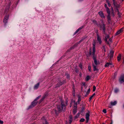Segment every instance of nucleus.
Segmentation results:
<instances>
[{
    "mask_svg": "<svg viewBox=\"0 0 124 124\" xmlns=\"http://www.w3.org/2000/svg\"><path fill=\"white\" fill-rule=\"evenodd\" d=\"M113 4L114 6V8H115V11L116 12H117V15L119 16H120L121 14L119 12L118 8H119L120 5L118 4L116 2L115 0H112Z\"/></svg>",
    "mask_w": 124,
    "mask_h": 124,
    "instance_id": "1",
    "label": "nucleus"
},
{
    "mask_svg": "<svg viewBox=\"0 0 124 124\" xmlns=\"http://www.w3.org/2000/svg\"><path fill=\"white\" fill-rule=\"evenodd\" d=\"M61 105L58 106V109L59 111H64L65 109V106L64 104L63 101L61 99Z\"/></svg>",
    "mask_w": 124,
    "mask_h": 124,
    "instance_id": "2",
    "label": "nucleus"
},
{
    "mask_svg": "<svg viewBox=\"0 0 124 124\" xmlns=\"http://www.w3.org/2000/svg\"><path fill=\"white\" fill-rule=\"evenodd\" d=\"M93 59L94 61V63H93L92 65L94 64L95 65L98 66L99 64V61H97L96 59V57L95 56V54L93 55Z\"/></svg>",
    "mask_w": 124,
    "mask_h": 124,
    "instance_id": "3",
    "label": "nucleus"
},
{
    "mask_svg": "<svg viewBox=\"0 0 124 124\" xmlns=\"http://www.w3.org/2000/svg\"><path fill=\"white\" fill-rule=\"evenodd\" d=\"M101 24L100 25V27L102 29L103 34H105V26L104 22L102 21L101 22Z\"/></svg>",
    "mask_w": 124,
    "mask_h": 124,
    "instance_id": "4",
    "label": "nucleus"
},
{
    "mask_svg": "<svg viewBox=\"0 0 124 124\" xmlns=\"http://www.w3.org/2000/svg\"><path fill=\"white\" fill-rule=\"evenodd\" d=\"M37 101H35L34 100L31 103V105L29 106L28 109L34 107L37 104Z\"/></svg>",
    "mask_w": 124,
    "mask_h": 124,
    "instance_id": "5",
    "label": "nucleus"
},
{
    "mask_svg": "<svg viewBox=\"0 0 124 124\" xmlns=\"http://www.w3.org/2000/svg\"><path fill=\"white\" fill-rule=\"evenodd\" d=\"M90 112L89 111H88V112L85 115V118L86 119V122L87 123L88 122V120H89V116H90L89 115Z\"/></svg>",
    "mask_w": 124,
    "mask_h": 124,
    "instance_id": "6",
    "label": "nucleus"
},
{
    "mask_svg": "<svg viewBox=\"0 0 124 124\" xmlns=\"http://www.w3.org/2000/svg\"><path fill=\"white\" fill-rule=\"evenodd\" d=\"M123 28H122L121 29L115 33V36H116L117 35H119L123 31Z\"/></svg>",
    "mask_w": 124,
    "mask_h": 124,
    "instance_id": "7",
    "label": "nucleus"
},
{
    "mask_svg": "<svg viewBox=\"0 0 124 124\" xmlns=\"http://www.w3.org/2000/svg\"><path fill=\"white\" fill-rule=\"evenodd\" d=\"M112 37H112L111 38H109L108 41V40H106V41L105 42L107 44L109 45H110V44H111L112 42Z\"/></svg>",
    "mask_w": 124,
    "mask_h": 124,
    "instance_id": "8",
    "label": "nucleus"
},
{
    "mask_svg": "<svg viewBox=\"0 0 124 124\" xmlns=\"http://www.w3.org/2000/svg\"><path fill=\"white\" fill-rule=\"evenodd\" d=\"M93 70L94 71H96V72H98L99 71V69H98V66L95 65L94 64H93Z\"/></svg>",
    "mask_w": 124,
    "mask_h": 124,
    "instance_id": "9",
    "label": "nucleus"
},
{
    "mask_svg": "<svg viewBox=\"0 0 124 124\" xmlns=\"http://www.w3.org/2000/svg\"><path fill=\"white\" fill-rule=\"evenodd\" d=\"M84 40V39H81V40L79 41V42L77 43H76V44H75L73 47H71L70 48V49H73L75 47V46H77L80 43L82 42Z\"/></svg>",
    "mask_w": 124,
    "mask_h": 124,
    "instance_id": "10",
    "label": "nucleus"
},
{
    "mask_svg": "<svg viewBox=\"0 0 124 124\" xmlns=\"http://www.w3.org/2000/svg\"><path fill=\"white\" fill-rule=\"evenodd\" d=\"M65 80H63L62 82L61 81H59L58 84L56 85V86L57 87H59L60 85H61L63 84V83L65 82Z\"/></svg>",
    "mask_w": 124,
    "mask_h": 124,
    "instance_id": "11",
    "label": "nucleus"
},
{
    "mask_svg": "<svg viewBox=\"0 0 124 124\" xmlns=\"http://www.w3.org/2000/svg\"><path fill=\"white\" fill-rule=\"evenodd\" d=\"M97 40L98 41L100 44L101 43V38L98 34H97Z\"/></svg>",
    "mask_w": 124,
    "mask_h": 124,
    "instance_id": "12",
    "label": "nucleus"
},
{
    "mask_svg": "<svg viewBox=\"0 0 124 124\" xmlns=\"http://www.w3.org/2000/svg\"><path fill=\"white\" fill-rule=\"evenodd\" d=\"M109 66H110L111 67H112L113 66L112 64L111 63L108 62L105 65V67H107Z\"/></svg>",
    "mask_w": 124,
    "mask_h": 124,
    "instance_id": "13",
    "label": "nucleus"
},
{
    "mask_svg": "<svg viewBox=\"0 0 124 124\" xmlns=\"http://www.w3.org/2000/svg\"><path fill=\"white\" fill-rule=\"evenodd\" d=\"M98 13L101 18H104L105 17V16L102 11H101L99 12Z\"/></svg>",
    "mask_w": 124,
    "mask_h": 124,
    "instance_id": "14",
    "label": "nucleus"
},
{
    "mask_svg": "<svg viewBox=\"0 0 124 124\" xmlns=\"http://www.w3.org/2000/svg\"><path fill=\"white\" fill-rule=\"evenodd\" d=\"M104 35H105V36H105V42L106 41V40H108V39L109 38V36L108 34H106L105 32V34H103Z\"/></svg>",
    "mask_w": 124,
    "mask_h": 124,
    "instance_id": "15",
    "label": "nucleus"
},
{
    "mask_svg": "<svg viewBox=\"0 0 124 124\" xmlns=\"http://www.w3.org/2000/svg\"><path fill=\"white\" fill-rule=\"evenodd\" d=\"M93 49L92 54L93 55L95 54V45L94 44H93Z\"/></svg>",
    "mask_w": 124,
    "mask_h": 124,
    "instance_id": "16",
    "label": "nucleus"
},
{
    "mask_svg": "<svg viewBox=\"0 0 124 124\" xmlns=\"http://www.w3.org/2000/svg\"><path fill=\"white\" fill-rule=\"evenodd\" d=\"M39 85V83H38L37 84L35 85L34 87V89H37Z\"/></svg>",
    "mask_w": 124,
    "mask_h": 124,
    "instance_id": "17",
    "label": "nucleus"
},
{
    "mask_svg": "<svg viewBox=\"0 0 124 124\" xmlns=\"http://www.w3.org/2000/svg\"><path fill=\"white\" fill-rule=\"evenodd\" d=\"M114 51L113 50H111L110 51L109 55L110 58H111L113 57V54L114 53Z\"/></svg>",
    "mask_w": 124,
    "mask_h": 124,
    "instance_id": "18",
    "label": "nucleus"
},
{
    "mask_svg": "<svg viewBox=\"0 0 124 124\" xmlns=\"http://www.w3.org/2000/svg\"><path fill=\"white\" fill-rule=\"evenodd\" d=\"M107 18L108 23H110L111 20L110 14H108Z\"/></svg>",
    "mask_w": 124,
    "mask_h": 124,
    "instance_id": "19",
    "label": "nucleus"
},
{
    "mask_svg": "<svg viewBox=\"0 0 124 124\" xmlns=\"http://www.w3.org/2000/svg\"><path fill=\"white\" fill-rule=\"evenodd\" d=\"M117 103V102L116 101H115L114 102L111 101V105L113 106L116 105Z\"/></svg>",
    "mask_w": 124,
    "mask_h": 124,
    "instance_id": "20",
    "label": "nucleus"
},
{
    "mask_svg": "<svg viewBox=\"0 0 124 124\" xmlns=\"http://www.w3.org/2000/svg\"><path fill=\"white\" fill-rule=\"evenodd\" d=\"M46 95H45L43 96L42 97V98L39 101V103H41L43 100L45 99L46 97Z\"/></svg>",
    "mask_w": 124,
    "mask_h": 124,
    "instance_id": "21",
    "label": "nucleus"
},
{
    "mask_svg": "<svg viewBox=\"0 0 124 124\" xmlns=\"http://www.w3.org/2000/svg\"><path fill=\"white\" fill-rule=\"evenodd\" d=\"M46 95H45L43 96L42 97V98L39 101V103H41L43 100L45 99L46 97Z\"/></svg>",
    "mask_w": 124,
    "mask_h": 124,
    "instance_id": "22",
    "label": "nucleus"
},
{
    "mask_svg": "<svg viewBox=\"0 0 124 124\" xmlns=\"http://www.w3.org/2000/svg\"><path fill=\"white\" fill-rule=\"evenodd\" d=\"M78 100L77 101V103L78 104H79V103L80 101H81V97L80 95H78Z\"/></svg>",
    "mask_w": 124,
    "mask_h": 124,
    "instance_id": "23",
    "label": "nucleus"
},
{
    "mask_svg": "<svg viewBox=\"0 0 124 124\" xmlns=\"http://www.w3.org/2000/svg\"><path fill=\"white\" fill-rule=\"evenodd\" d=\"M121 54H119L117 57V61H118L119 62L120 61L121 59Z\"/></svg>",
    "mask_w": 124,
    "mask_h": 124,
    "instance_id": "24",
    "label": "nucleus"
},
{
    "mask_svg": "<svg viewBox=\"0 0 124 124\" xmlns=\"http://www.w3.org/2000/svg\"><path fill=\"white\" fill-rule=\"evenodd\" d=\"M120 82H121L122 81L124 82V77H122L120 78L119 80Z\"/></svg>",
    "mask_w": 124,
    "mask_h": 124,
    "instance_id": "25",
    "label": "nucleus"
},
{
    "mask_svg": "<svg viewBox=\"0 0 124 124\" xmlns=\"http://www.w3.org/2000/svg\"><path fill=\"white\" fill-rule=\"evenodd\" d=\"M69 120L70 121V123H71L72 121V116L70 115L69 116Z\"/></svg>",
    "mask_w": 124,
    "mask_h": 124,
    "instance_id": "26",
    "label": "nucleus"
},
{
    "mask_svg": "<svg viewBox=\"0 0 124 124\" xmlns=\"http://www.w3.org/2000/svg\"><path fill=\"white\" fill-rule=\"evenodd\" d=\"M102 50H103L104 52H106V46L105 45H103L102 47L101 48Z\"/></svg>",
    "mask_w": 124,
    "mask_h": 124,
    "instance_id": "27",
    "label": "nucleus"
},
{
    "mask_svg": "<svg viewBox=\"0 0 124 124\" xmlns=\"http://www.w3.org/2000/svg\"><path fill=\"white\" fill-rule=\"evenodd\" d=\"M73 102L74 103V108H77V104H78L77 103V102L76 103L75 101H74Z\"/></svg>",
    "mask_w": 124,
    "mask_h": 124,
    "instance_id": "28",
    "label": "nucleus"
},
{
    "mask_svg": "<svg viewBox=\"0 0 124 124\" xmlns=\"http://www.w3.org/2000/svg\"><path fill=\"white\" fill-rule=\"evenodd\" d=\"M77 108H74L73 110V112L74 114H75L77 112Z\"/></svg>",
    "mask_w": 124,
    "mask_h": 124,
    "instance_id": "29",
    "label": "nucleus"
},
{
    "mask_svg": "<svg viewBox=\"0 0 124 124\" xmlns=\"http://www.w3.org/2000/svg\"><path fill=\"white\" fill-rule=\"evenodd\" d=\"M44 118H42V120H44ZM43 124H47V122L46 121L45 119L43 120Z\"/></svg>",
    "mask_w": 124,
    "mask_h": 124,
    "instance_id": "30",
    "label": "nucleus"
},
{
    "mask_svg": "<svg viewBox=\"0 0 124 124\" xmlns=\"http://www.w3.org/2000/svg\"><path fill=\"white\" fill-rule=\"evenodd\" d=\"M106 10L107 13H108V14H110V11L109 9L108 8L106 9Z\"/></svg>",
    "mask_w": 124,
    "mask_h": 124,
    "instance_id": "31",
    "label": "nucleus"
},
{
    "mask_svg": "<svg viewBox=\"0 0 124 124\" xmlns=\"http://www.w3.org/2000/svg\"><path fill=\"white\" fill-rule=\"evenodd\" d=\"M92 22H93L95 24H96V25H97V22L96 21L94 20H92Z\"/></svg>",
    "mask_w": 124,
    "mask_h": 124,
    "instance_id": "32",
    "label": "nucleus"
},
{
    "mask_svg": "<svg viewBox=\"0 0 124 124\" xmlns=\"http://www.w3.org/2000/svg\"><path fill=\"white\" fill-rule=\"evenodd\" d=\"M95 95V93H94V94H93L92 95L91 97H90V98L89 99V101H90L92 99V98L93 97V96H94V95Z\"/></svg>",
    "mask_w": 124,
    "mask_h": 124,
    "instance_id": "33",
    "label": "nucleus"
},
{
    "mask_svg": "<svg viewBox=\"0 0 124 124\" xmlns=\"http://www.w3.org/2000/svg\"><path fill=\"white\" fill-rule=\"evenodd\" d=\"M106 2L107 3L109 7L111 5L110 3V2L108 0H106Z\"/></svg>",
    "mask_w": 124,
    "mask_h": 124,
    "instance_id": "34",
    "label": "nucleus"
},
{
    "mask_svg": "<svg viewBox=\"0 0 124 124\" xmlns=\"http://www.w3.org/2000/svg\"><path fill=\"white\" fill-rule=\"evenodd\" d=\"M41 96L39 95L34 100L35 101H37V100H38L41 97Z\"/></svg>",
    "mask_w": 124,
    "mask_h": 124,
    "instance_id": "35",
    "label": "nucleus"
},
{
    "mask_svg": "<svg viewBox=\"0 0 124 124\" xmlns=\"http://www.w3.org/2000/svg\"><path fill=\"white\" fill-rule=\"evenodd\" d=\"M53 111H54L55 112L56 114H58L59 113V111H58L56 109H54L53 110Z\"/></svg>",
    "mask_w": 124,
    "mask_h": 124,
    "instance_id": "36",
    "label": "nucleus"
},
{
    "mask_svg": "<svg viewBox=\"0 0 124 124\" xmlns=\"http://www.w3.org/2000/svg\"><path fill=\"white\" fill-rule=\"evenodd\" d=\"M79 113H78L77 114V115H76L75 116V118L76 119V118H78L79 116Z\"/></svg>",
    "mask_w": 124,
    "mask_h": 124,
    "instance_id": "37",
    "label": "nucleus"
},
{
    "mask_svg": "<svg viewBox=\"0 0 124 124\" xmlns=\"http://www.w3.org/2000/svg\"><path fill=\"white\" fill-rule=\"evenodd\" d=\"M9 18V16L8 15H7L5 17L4 19L7 20Z\"/></svg>",
    "mask_w": 124,
    "mask_h": 124,
    "instance_id": "38",
    "label": "nucleus"
},
{
    "mask_svg": "<svg viewBox=\"0 0 124 124\" xmlns=\"http://www.w3.org/2000/svg\"><path fill=\"white\" fill-rule=\"evenodd\" d=\"M86 78V81H88L90 79V78H89V76H87Z\"/></svg>",
    "mask_w": 124,
    "mask_h": 124,
    "instance_id": "39",
    "label": "nucleus"
},
{
    "mask_svg": "<svg viewBox=\"0 0 124 124\" xmlns=\"http://www.w3.org/2000/svg\"><path fill=\"white\" fill-rule=\"evenodd\" d=\"M118 90L117 88H116L115 90V93H117V92H118Z\"/></svg>",
    "mask_w": 124,
    "mask_h": 124,
    "instance_id": "40",
    "label": "nucleus"
},
{
    "mask_svg": "<svg viewBox=\"0 0 124 124\" xmlns=\"http://www.w3.org/2000/svg\"><path fill=\"white\" fill-rule=\"evenodd\" d=\"M85 120V119L84 118H82L80 120V122H83Z\"/></svg>",
    "mask_w": 124,
    "mask_h": 124,
    "instance_id": "41",
    "label": "nucleus"
},
{
    "mask_svg": "<svg viewBox=\"0 0 124 124\" xmlns=\"http://www.w3.org/2000/svg\"><path fill=\"white\" fill-rule=\"evenodd\" d=\"M3 22L5 23H7V20H6L4 19Z\"/></svg>",
    "mask_w": 124,
    "mask_h": 124,
    "instance_id": "42",
    "label": "nucleus"
},
{
    "mask_svg": "<svg viewBox=\"0 0 124 124\" xmlns=\"http://www.w3.org/2000/svg\"><path fill=\"white\" fill-rule=\"evenodd\" d=\"M66 75V78L67 79H69L70 78V75L69 74H67Z\"/></svg>",
    "mask_w": 124,
    "mask_h": 124,
    "instance_id": "43",
    "label": "nucleus"
},
{
    "mask_svg": "<svg viewBox=\"0 0 124 124\" xmlns=\"http://www.w3.org/2000/svg\"><path fill=\"white\" fill-rule=\"evenodd\" d=\"M96 89V87L95 86H93V91L94 92L95 91Z\"/></svg>",
    "mask_w": 124,
    "mask_h": 124,
    "instance_id": "44",
    "label": "nucleus"
},
{
    "mask_svg": "<svg viewBox=\"0 0 124 124\" xmlns=\"http://www.w3.org/2000/svg\"><path fill=\"white\" fill-rule=\"evenodd\" d=\"M90 88H89V89H88L87 92V93H87V94H88L89 93V92H90Z\"/></svg>",
    "mask_w": 124,
    "mask_h": 124,
    "instance_id": "45",
    "label": "nucleus"
},
{
    "mask_svg": "<svg viewBox=\"0 0 124 124\" xmlns=\"http://www.w3.org/2000/svg\"><path fill=\"white\" fill-rule=\"evenodd\" d=\"M103 112L104 113H106V109H104L103 110Z\"/></svg>",
    "mask_w": 124,
    "mask_h": 124,
    "instance_id": "46",
    "label": "nucleus"
},
{
    "mask_svg": "<svg viewBox=\"0 0 124 124\" xmlns=\"http://www.w3.org/2000/svg\"><path fill=\"white\" fill-rule=\"evenodd\" d=\"M84 27V26H82L81 27H80L78 29V30H79L82 29Z\"/></svg>",
    "mask_w": 124,
    "mask_h": 124,
    "instance_id": "47",
    "label": "nucleus"
},
{
    "mask_svg": "<svg viewBox=\"0 0 124 124\" xmlns=\"http://www.w3.org/2000/svg\"><path fill=\"white\" fill-rule=\"evenodd\" d=\"M104 6L106 9L108 8L107 6V5L106 4H105L104 5Z\"/></svg>",
    "mask_w": 124,
    "mask_h": 124,
    "instance_id": "48",
    "label": "nucleus"
},
{
    "mask_svg": "<svg viewBox=\"0 0 124 124\" xmlns=\"http://www.w3.org/2000/svg\"><path fill=\"white\" fill-rule=\"evenodd\" d=\"M79 30L78 29L75 32L74 34H75L76 33H77L79 31Z\"/></svg>",
    "mask_w": 124,
    "mask_h": 124,
    "instance_id": "49",
    "label": "nucleus"
},
{
    "mask_svg": "<svg viewBox=\"0 0 124 124\" xmlns=\"http://www.w3.org/2000/svg\"><path fill=\"white\" fill-rule=\"evenodd\" d=\"M88 69L90 71H91V68L90 66H88Z\"/></svg>",
    "mask_w": 124,
    "mask_h": 124,
    "instance_id": "50",
    "label": "nucleus"
},
{
    "mask_svg": "<svg viewBox=\"0 0 124 124\" xmlns=\"http://www.w3.org/2000/svg\"><path fill=\"white\" fill-rule=\"evenodd\" d=\"M111 15L113 16H115L114 13V11H112V12L111 14Z\"/></svg>",
    "mask_w": 124,
    "mask_h": 124,
    "instance_id": "51",
    "label": "nucleus"
},
{
    "mask_svg": "<svg viewBox=\"0 0 124 124\" xmlns=\"http://www.w3.org/2000/svg\"><path fill=\"white\" fill-rule=\"evenodd\" d=\"M3 123V122L2 120H0V124H2Z\"/></svg>",
    "mask_w": 124,
    "mask_h": 124,
    "instance_id": "52",
    "label": "nucleus"
},
{
    "mask_svg": "<svg viewBox=\"0 0 124 124\" xmlns=\"http://www.w3.org/2000/svg\"><path fill=\"white\" fill-rule=\"evenodd\" d=\"M79 67L81 69H82V66L81 64H80L79 65Z\"/></svg>",
    "mask_w": 124,
    "mask_h": 124,
    "instance_id": "53",
    "label": "nucleus"
},
{
    "mask_svg": "<svg viewBox=\"0 0 124 124\" xmlns=\"http://www.w3.org/2000/svg\"><path fill=\"white\" fill-rule=\"evenodd\" d=\"M89 52H90V55H91L92 54L91 50V49L90 50Z\"/></svg>",
    "mask_w": 124,
    "mask_h": 124,
    "instance_id": "54",
    "label": "nucleus"
},
{
    "mask_svg": "<svg viewBox=\"0 0 124 124\" xmlns=\"http://www.w3.org/2000/svg\"><path fill=\"white\" fill-rule=\"evenodd\" d=\"M111 10H112V11H114V10H113L112 7L111 8Z\"/></svg>",
    "mask_w": 124,
    "mask_h": 124,
    "instance_id": "55",
    "label": "nucleus"
},
{
    "mask_svg": "<svg viewBox=\"0 0 124 124\" xmlns=\"http://www.w3.org/2000/svg\"><path fill=\"white\" fill-rule=\"evenodd\" d=\"M96 35H97V34H98V31H96Z\"/></svg>",
    "mask_w": 124,
    "mask_h": 124,
    "instance_id": "56",
    "label": "nucleus"
},
{
    "mask_svg": "<svg viewBox=\"0 0 124 124\" xmlns=\"http://www.w3.org/2000/svg\"><path fill=\"white\" fill-rule=\"evenodd\" d=\"M72 106V104H70V107H71Z\"/></svg>",
    "mask_w": 124,
    "mask_h": 124,
    "instance_id": "57",
    "label": "nucleus"
},
{
    "mask_svg": "<svg viewBox=\"0 0 124 124\" xmlns=\"http://www.w3.org/2000/svg\"><path fill=\"white\" fill-rule=\"evenodd\" d=\"M75 71L76 72H78V71L77 70H75Z\"/></svg>",
    "mask_w": 124,
    "mask_h": 124,
    "instance_id": "58",
    "label": "nucleus"
},
{
    "mask_svg": "<svg viewBox=\"0 0 124 124\" xmlns=\"http://www.w3.org/2000/svg\"><path fill=\"white\" fill-rule=\"evenodd\" d=\"M124 0H122V1H124Z\"/></svg>",
    "mask_w": 124,
    "mask_h": 124,
    "instance_id": "59",
    "label": "nucleus"
},
{
    "mask_svg": "<svg viewBox=\"0 0 124 124\" xmlns=\"http://www.w3.org/2000/svg\"><path fill=\"white\" fill-rule=\"evenodd\" d=\"M110 124H112V123H111Z\"/></svg>",
    "mask_w": 124,
    "mask_h": 124,
    "instance_id": "60",
    "label": "nucleus"
},
{
    "mask_svg": "<svg viewBox=\"0 0 124 124\" xmlns=\"http://www.w3.org/2000/svg\"><path fill=\"white\" fill-rule=\"evenodd\" d=\"M123 107H124V106H123Z\"/></svg>",
    "mask_w": 124,
    "mask_h": 124,
    "instance_id": "61",
    "label": "nucleus"
},
{
    "mask_svg": "<svg viewBox=\"0 0 124 124\" xmlns=\"http://www.w3.org/2000/svg\"><path fill=\"white\" fill-rule=\"evenodd\" d=\"M109 107L110 108H111V107Z\"/></svg>",
    "mask_w": 124,
    "mask_h": 124,
    "instance_id": "62",
    "label": "nucleus"
}]
</instances>
